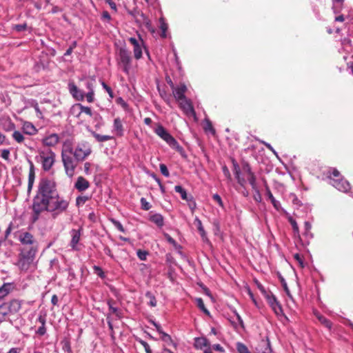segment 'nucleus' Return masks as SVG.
<instances>
[{"mask_svg": "<svg viewBox=\"0 0 353 353\" xmlns=\"http://www.w3.org/2000/svg\"><path fill=\"white\" fill-rule=\"evenodd\" d=\"M68 206L69 201L60 196L58 194L57 196H53V199H48L43 205H40L32 210L37 215L34 219H37L38 216L45 211L51 213L52 217L56 219L59 215L66 212Z\"/></svg>", "mask_w": 353, "mask_h": 353, "instance_id": "1", "label": "nucleus"}, {"mask_svg": "<svg viewBox=\"0 0 353 353\" xmlns=\"http://www.w3.org/2000/svg\"><path fill=\"white\" fill-rule=\"evenodd\" d=\"M57 185L53 179L42 178L40 179L38 190L33 199L32 210L40 205H43L50 199L58 194Z\"/></svg>", "mask_w": 353, "mask_h": 353, "instance_id": "2", "label": "nucleus"}, {"mask_svg": "<svg viewBox=\"0 0 353 353\" xmlns=\"http://www.w3.org/2000/svg\"><path fill=\"white\" fill-rule=\"evenodd\" d=\"M37 246H26L23 248L19 254L17 265L21 270H27L34 261Z\"/></svg>", "mask_w": 353, "mask_h": 353, "instance_id": "3", "label": "nucleus"}, {"mask_svg": "<svg viewBox=\"0 0 353 353\" xmlns=\"http://www.w3.org/2000/svg\"><path fill=\"white\" fill-rule=\"evenodd\" d=\"M72 154V149L69 145H64L61 157L65 173L69 177H72L74 175L76 166L71 157Z\"/></svg>", "mask_w": 353, "mask_h": 353, "instance_id": "4", "label": "nucleus"}, {"mask_svg": "<svg viewBox=\"0 0 353 353\" xmlns=\"http://www.w3.org/2000/svg\"><path fill=\"white\" fill-rule=\"evenodd\" d=\"M118 63L125 74H129L132 64L131 52L125 48H121L118 54Z\"/></svg>", "mask_w": 353, "mask_h": 353, "instance_id": "5", "label": "nucleus"}, {"mask_svg": "<svg viewBox=\"0 0 353 353\" xmlns=\"http://www.w3.org/2000/svg\"><path fill=\"white\" fill-rule=\"evenodd\" d=\"M42 168L45 171L51 169L54 163L55 154L50 149L46 148L39 151Z\"/></svg>", "mask_w": 353, "mask_h": 353, "instance_id": "6", "label": "nucleus"}, {"mask_svg": "<svg viewBox=\"0 0 353 353\" xmlns=\"http://www.w3.org/2000/svg\"><path fill=\"white\" fill-rule=\"evenodd\" d=\"M157 135L163 139L170 147L175 143L176 139L161 125L159 124L154 130Z\"/></svg>", "mask_w": 353, "mask_h": 353, "instance_id": "7", "label": "nucleus"}, {"mask_svg": "<svg viewBox=\"0 0 353 353\" xmlns=\"http://www.w3.org/2000/svg\"><path fill=\"white\" fill-rule=\"evenodd\" d=\"M70 114L79 119V121L83 122L85 121L86 117L88 115V107L83 106L80 103H76L72 106Z\"/></svg>", "mask_w": 353, "mask_h": 353, "instance_id": "8", "label": "nucleus"}, {"mask_svg": "<svg viewBox=\"0 0 353 353\" xmlns=\"http://www.w3.org/2000/svg\"><path fill=\"white\" fill-rule=\"evenodd\" d=\"M270 307L272 308L273 312L275 313L276 316H281L283 314V311L281 307V305L278 301L275 295L272 292L269 294H266L265 297Z\"/></svg>", "mask_w": 353, "mask_h": 353, "instance_id": "9", "label": "nucleus"}, {"mask_svg": "<svg viewBox=\"0 0 353 353\" xmlns=\"http://www.w3.org/2000/svg\"><path fill=\"white\" fill-rule=\"evenodd\" d=\"M130 43L133 46L134 57L137 60L140 59L142 57V46H143V41L141 36L139 35V38L130 37L128 39Z\"/></svg>", "mask_w": 353, "mask_h": 353, "instance_id": "10", "label": "nucleus"}, {"mask_svg": "<svg viewBox=\"0 0 353 353\" xmlns=\"http://www.w3.org/2000/svg\"><path fill=\"white\" fill-rule=\"evenodd\" d=\"M177 102L179 108L186 116L192 117L196 119V112L190 99L185 98V99H182L181 101L180 100Z\"/></svg>", "mask_w": 353, "mask_h": 353, "instance_id": "11", "label": "nucleus"}, {"mask_svg": "<svg viewBox=\"0 0 353 353\" xmlns=\"http://www.w3.org/2000/svg\"><path fill=\"white\" fill-rule=\"evenodd\" d=\"M72 154H74V157L77 161H83L88 155V145L87 143H79L74 151H72Z\"/></svg>", "mask_w": 353, "mask_h": 353, "instance_id": "12", "label": "nucleus"}, {"mask_svg": "<svg viewBox=\"0 0 353 353\" xmlns=\"http://www.w3.org/2000/svg\"><path fill=\"white\" fill-rule=\"evenodd\" d=\"M331 185L338 190L343 192H347L350 189L349 182L345 180L343 177L341 179H332Z\"/></svg>", "mask_w": 353, "mask_h": 353, "instance_id": "13", "label": "nucleus"}, {"mask_svg": "<svg viewBox=\"0 0 353 353\" xmlns=\"http://www.w3.org/2000/svg\"><path fill=\"white\" fill-rule=\"evenodd\" d=\"M172 94L176 101H181L187 98L185 95L187 91V87L184 83H181L179 85L176 86L172 90Z\"/></svg>", "mask_w": 353, "mask_h": 353, "instance_id": "14", "label": "nucleus"}, {"mask_svg": "<svg viewBox=\"0 0 353 353\" xmlns=\"http://www.w3.org/2000/svg\"><path fill=\"white\" fill-rule=\"evenodd\" d=\"M23 302L22 300L14 299L6 303L9 314H16L19 312L21 308Z\"/></svg>", "mask_w": 353, "mask_h": 353, "instance_id": "15", "label": "nucleus"}, {"mask_svg": "<svg viewBox=\"0 0 353 353\" xmlns=\"http://www.w3.org/2000/svg\"><path fill=\"white\" fill-rule=\"evenodd\" d=\"M263 182L265 190V195L267 196L268 199H270L274 209L276 210L277 211H280L281 210V203L274 197L266 181L264 180Z\"/></svg>", "mask_w": 353, "mask_h": 353, "instance_id": "16", "label": "nucleus"}, {"mask_svg": "<svg viewBox=\"0 0 353 353\" xmlns=\"http://www.w3.org/2000/svg\"><path fill=\"white\" fill-rule=\"evenodd\" d=\"M19 241L25 245L35 246V240L32 234L28 232H22L19 237Z\"/></svg>", "mask_w": 353, "mask_h": 353, "instance_id": "17", "label": "nucleus"}, {"mask_svg": "<svg viewBox=\"0 0 353 353\" xmlns=\"http://www.w3.org/2000/svg\"><path fill=\"white\" fill-rule=\"evenodd\" d=\"M112 132L117 137H123L124 134V128L120 118L114 119Z\"/></svg>", "mask_w": 353, "mask_h": 353, "instance_id": "18", "label": "nucleus"}, {"mask_svg": "<svg viewBox=\"0 0 353 353\" xmlns=\"http://www.w3.org/2000/svg\"><path fill=\"white\" fill-rule=\"evenodd\" d=\"M233 172L238 183L241 187H244L246 184V180L245 178L241 176V168L235 161H233Z\"/></svg>", "mask_w": 353, "mask_h": 353, "instance_id": "19", "label": "nucleus"}, {"mask_svg": "<svg viewBox=\"0 0 353 353\" xmlns=\"http://www.w3.org/2000/svg\"><path fill=\"white\" fill-rule=\"evenodd\" d=\"M194 223L197 227V230L201 235L202 241L205 243L210 244V241L208 238L207 233L204 230L201 221L198 217H196L194 219Z\"/></svg>", "mask_w": 353, "mask_h": 353, "instance_id": "20", "label": "nucleus"}, {"mask_svg": "<svg viewBox=\"0 0 353 353\" xmlns=\"http://www.w3.org/2000/svg\"><path fill=\"white\" fill-rule=\"evenodd\" d=\"M141 15V21H137V23L139 25H143L145 27L148 29V31H150L151 33L155 32V28L152 25V22L150 19L145 16L143 13Z\"/></svg>", "mask_w": 353, "mask_h": 353, "instance_id": "21", "label": "nucleus"}, {"mask_svg": "<svg viewBox=\"0 0 353 353\" xmlns=\"http://www.w3.org/2000/svg\"><path fill=\"white\" fill-rule=\"evenodd\" d=\"M72 239L70 243V245L73 250H79L78 243L80 240L81 233L80 230H72L70 232Z\"/></svg>", "mask_w": 353, "mask_h": 353, "instance_id": "22", "label": "nucleus"}, {"mask_svg": "<svg viewBox=\"0 0 353 353\" xmlns=\"http://www.w3.org/2000/svg\"><path fill=\"white\" fill-rule=\"evenodd\" d=\"M68 88L70 94L78 101H81L83 99V94L82 92L78 89L76 85L73 83L68 84Z\"/></svg>", "mask_w": 353, "mask_h": 353, "instance_id": "23", "label": "nucleus"}, {"mask_svg": "<svg viewBox=\"0 0 353 353\" xmlns=\"http://www.w3.org/2000/svg\"><path fill=\"white\" fill-rule=\"evenodd\" d=\"M59 138L57 134H51L42 140V143L46 146H54L59 142Z\"/></svg>", "mask_w": 353, "mask_h": 353, "instance_id": "24", "label": "nucleus"}, {"mask_svg": "<svg viewBox=\"0 0 353 353\" xmlns=\"http://www.w3.org/2000/svg\"><path fill=\"white\" fill-rule=\"evenodd\" d=\"M314 316L316 317V319L319 321V322L323 325L325 327H327L328 330H331L332 327V323L325 318L324 316L321 315L319 312L314 311Z\"/></svg>", "mask_w": 353, "mask_h": 353, "instance_id": "25", "label": "nucleus"}, {"mask_svg": "<svg viewBox=\"0 0 353 353\" xmlns=\"http://www.w3.org/2000/svg\"><path fill=\"white\" fill-rule=\"evenodd\" d=\"M23 132L28 135H34L37 132V129L30 122H25L22 126Z\"/></svg>", "mask_w": 353, "mask_h": 353, "instance_id": "26", "label": "nucleus"}, {"mask_svg": "<svg viewBox=\"0 0 353 353\" xmlns=\"http://www.w3.org/2000/svg\"><path fill=\"white\" fill-rule=\"evenodd\" d=\"M74 187L80 192L84 191L88 188V181H87L83 177L79 176L74 184Z\"/></svg>", "mask_w": 353, "mask_h": 353, "instance_id": "27", "label": "nucleus"}, {"mask_svg": "<svg viewBox=\"0 0 353 353\" xmlns=\"http://www.w3.org/2000/svg\"><path fill=\"white\" fill-rule=\"evenodd\" d=\"M194 345L196 348L203 349V347H208L210 343L205 337H196L194 339Z\"/></svg>", "mask_w": 353, "mask_h": 353, "instance_id": "28", "label": "nucleus"}, {"mask_svg": "<svg viewBox=\"0 0 353 353\" xmlns=\"http://www.w3.org/2000/svg\"><path fill=\"white\" fill-rule=\"evenodd\" d=\"M37 321L41 323V326L37 330V334L40 336H43L46 332V329L45 327L46 325V317L44 316L40 315Z\"/></svg>", "mask_w": 353, "mask_h": 353, "instance_id": "29", "label": "nucleus"}, {"mask_svg": "<svg viewBox=\"0 0 353 353\" xmlns=\"http://www.w3.org/2000/svg\"><path fill=\"white\" fill-rule=\"evenodd\" d=\"M150 221L155 223L159 227H162L164 224L163 217L161 214H154L150 216Z\"/></svg>", "mask_w": 353, "mask_h": 353, "instance_id": "30", "label": "nucleus"}, {"mask_svg": "<svg viewBox=\"0 0 353 353\" xmlns=\"http://www.w3.org/2000/svg\"><path fill=\"white\" fill-rule=\"evenodd\" d=\"M159 28L161 31V37L162 38H166L167 34L166 32L168 28V23L165 22V19L163 17H161L159 19Z\"/></svg>", "mask_w": 353, "mask_h": 353, "instance_id": "31", "label": "nucleus"}, {"mask_svg": "<svg viewBox=\"0 0 353 353\" xmlns=\"http://www.w3.org/2000/svg\"><path fill=\"white\" fill-rule=\"evenodd\" d=\"M35 179V174L32 165L30 168L28 175V192L30 193L32 189Z\"/></svg>", "mask_w": 353, "mask_h": 353, "instance_id": "32", "label": "nucleus"}, {"mask_svg": "<svg viewBox=\"0 0 353 353\" xmlns=\"http://www.w3.org/2000/svg\"><path fill=\"white\" fill-rule=\"evenodd\" d=\"M9 314L6 303L0 301V323L6 320Z\"/></svg>", "mask_w": 353, "mask_h": 353, "instance_id": "33", "label": "nucleus"}, {"mask_svg": "<svg viewBox=\"0 0 353 353\" xmlns=\"http://www.w3.org/2000/svg\"><path fill=\"white\" fill-rule=\"evenodd\" d=\"M174 190L176 192L180 194L181 197L183 200H188L189 196H191V194H188L186 190L181 185H176L174 187Z\"/></svg>", "mask_w": 353, "mask_h": 353, "instance_id": "34", "label": "nucleus"}, {"mask_svg": "<svg viewBox=\"0 0 353 353\" xmlns=\"http://www.w3.org/2000/svg\"><path fill=\"white\" fill-rule=\"evenodd\" d=\"M196 303L198 306V307L205 314L210 315L209 310L205 307L203 301L201 298H196Z\"/></svg>", "mask_w": 353, "mask_h": 353, "instance_id": "35", "label": "nucleus"}, {"mask_svg": "<svg viewBox=\"0 0 353 353\" xmlns=\"http://www.w3.org/2000/svg\"><path fill=\"white\" fill-rule=\"evenodd\" d=\"M12 137L13 139L19 143H21L25 139L23 134L18 130L14 131L12 134Z\"/></svg>", "mask_w": 353, "mask_h": 353, "instance_id": "36", "label": "nucleus"}, {"mask_svg": "<svg viewBox=\"0 0 353 353\" xmlns=\"http://www.w3.org/2000/svg\"><path fill=\"white\" fill-rule=\"evenodd\" d=\"M145 296L150 299L148 303L151 307H155L157 305V300L154 295L150 291L146 292Z\"/></svg>", "mask_w": 353, "mask_h": 353, "instance_id": "37", "label": "nucleus"}, {"mask_svg": "<svg viewBox=\"0 0 353 353\" xmlns=\"http://www.w3.org/2000/svg\"><path fill=\"white\" fill-rule=\"evenodd\" d=\"M92 134L99 142H104V141H108V140H110L112 139V137H111V136L101 135L96 132H92Z\"/></svg>", "mask_w": 353, "mask_h": 353, "instance_id": "38", "label": "nucleus"}, {"mask_svg": "<svg viewBox=\"0 0 353 353\" xmlns=\"http://www.w3.org/2000/svg\"><path fill=\"white\" fill-rule=\"evenodd\" d=\"M128 12L130 15H131L134 19V20L137 23V21H141V19H140L141 15L140 14H143L142 12H140L139 10L134 9L133 10H128Z\"/></svg>", "mask_w": 353, "mask_h": 353, "instance_id": "39", "label": "nucleus"}, {"mask_svg": "<svg viewBox=\"0 0 353 353\" xmlns=\"http://www.w3.org/2000/svg\"><path fill=\"white\" fill-rule=\"evenodd\" d=\"M161 97L165 101V102L171 107V97L165 90H159Z\"/></svg>", "mask_w": 353, "mask_h": 353, "instance_id": "40", "label": "nucleus"}, {"mask_svg": "<svg viewBox=\"0 0 353 353\" xmlns=\"http://www.w3.org/2000/svg\"><path fill=\"white\" fill-rule=\"evenodd\" d=\"M248 181L249 183L250 184L252 189H256V188H258L257 184H256V177L255 176L254 173L251 174L248 176Z\"/></svg>", "mask_w": 353, "mask_h": 353, "instance_id": "41", "label": "nucleus"}, {"mask_svg": "<svg viewBox=\"0 0 353 353\" xmlns=\"http://www.w3.org/2000/svg\"><path fill=\"white\" fill-rule=\"evenodd\" d=\"M172 149H174L176 150L178 152H179L182 157H185L186 155H185V151H184V149L183 148L182 146H181L179 143L177 142V141L176 140L175 141V143H173L171 147Z\"/></svg>", "mask_w": 353, "mask_h": 353, "instance_id": "42", "label": "nucleus"}, {"mask_svg": "<svg viewBox=\"0 0 353 353\" xmlns=\"http://www.w3.org/2000/svg\"><path fill=\"white\" fill-rule=\"evenodd\" d=\"M172 149H174L176 150L178 152H179L182 157H185L186 155H185V151H184V149L183 148L182 146H181L179 143L177 142V141L176 140L175 141V143H173L171 147Z\"/></svg>", "mask_w": 353, "mask_h": 353, "instance_id": "43", "label": "nucleus"}, {"mask_svg": "<svg viewBox=\"0 0 353 353\" xmlns=\"http://www.w3.org/2000/svg\"><path fill=\"white\" fill-rule=\"evenodd\" d=\"M203 128L205 132H210L212 134H215V130L214 129L212 123L208 119H205Z\"/></svg>", "mask_w": 353, "mask_h": 353, "instance_id": "44", "label": "nucleus"}, {"mask_svg": "<svg viewBox=\"0 0 353 353\" xmlns=\"http://www.w3.org/2000/svg\"><path fill=\"white\" fill-rule=\"evenodd\" d=\"M93 272H94V274H97L101 279H104L105 277V272L101 269V268H100L99 266L94 265L93 266Z\"/></svg>", "mask_w": 353, "mask_h": 353, "instance_id": "45", "label": "nucleus"}, {"mask_svg": "<svg viewBox=\"0 0 353 353\" xmlns=\"http://www.w3.org/2000/svg\"><path fill=\"white\" fill-rule=\"evenodd\" d=\"M236 350L239 353H250L246 345L241 342L236 343Z\"/></svg>", "mask_w": 353, "mask_h": 353, "instance_id": "46", "label": "nucleus"}, {"mask_svg": "<svg viewBox=\"0 0 353 353\" xmlns=\"http://www.w3.org/2000/svg\"><path fill=\"white\" fill-rule=\"evenodd\" d=\"M137 341H138L143 347L146 353H152V350L149 344L141 339H137Z\"/></svg>", "mask_w": 353, "mask_h": 353, "instance_id": "47", "label": "nucleus"}, {"mask_svg": "<svg viewBox=\"0 0 353 353\" xmlns=\"http://www.w3.org/2000/svg\"><path fill=\"white\" fill-rule=\"evenodd\" d=\"M88 197L87 196H79L77 198L76 204L79 208L83 206L88 201Z\"/></svg>", "mask_w": 353, "mask_h": 353, "instance_id": "48", "label": "nucleus"}, {"mask_svg": "<svg viewBox=\"0 0 353 353\" xmlns=\"http://www.w3.org/2000/svg\"><path fill=\"white\" fill-rule=\"evenodd\" d=\"M140 203H141V208L143 210H149L152 207L150 203L148 201H147L146 199H145L143 197H142L140 199Z\"/></svg>", "mask_w": 353, "mask_h": 353, "instance_id": "49", "label": "nucleus"}, {"mask_svg": "<svg viewBox=\"0 0 353 353\" xmlns=\"http://www.w3.org/2000/svg\"><path fill=\"white\" fill-rule=\"evenodd\" d=\"M148 254V252L142 250H138L137 252V255L141 261H145Z\"/></svg>", "mask_w": 353, "mask_h": 353, "instance_id": "50", "label": "nucleus"}, {"mask_svg": "<svg viewBox=\"0 0 353 353\" xmlns=\"http://www.w3.org/2000/svg\"><path fill=\"white\" fill-rule=\"evenodd\" d=\"M186 201L188 202V205L190 209L191 210L192 212H193L196 208V203L193 196H189L188 200H186Z\"/></svg>", "mask_w": 353, "mask_h": 353, "instance_id": "51", "label": "nucleus"}, {"mask_svg": "<svg viewBox=\"0 0 353 353\" xmlns=\"http://www.w3.org/2000/svg\"><path fill=\"white\" fill-rule=\"evenodd\" d=\"M252 190L254 192V194L253 196L254 201L257 203H261L262 201V197H261V194L260 193L259 188H256V189H252Z\"/></svg>", "mask_w": 353, "mask_h": 353, "instance_id": "52", "label": "nucleus"}, {"mask_svg": "<svg viewBox=\"0 0 353 353\" xmlns=\"http://www.w3.org/2000/svg\"><path fill=\"white\" fill-rule=\"evenodd\" d=\"M110 221L113 223V225L115 226V228H117L120 232H125V229L123 227V225L120 221H119L114 219H111Z\"/></svg>", "mask_w": 353, "mask_h": 353, "instance_id": "53", "label": "nucleus"}, {"mask_svg": "<svg viewBox=\"0 0 353 353\" xmlns=\"http://www.w3.org/2000/svg\"><path fill=\"white\" fill-rule=\"evenodd\" d=\"M342 176L340 174V172L336 170L333 168L330 172V183L332 182V179H341Z\"/></svg>", "mask_w": 353, "mask_h": 353, "instance_id": "54", "label": "nucleus"}, {"mask_svg": "<svg viewBox=\"0 0 353 353\" xmlns=\"http://www.w3.org/2000/svg\"><path fill=\"white\" fill-rule=\"evenodd\" d=\"M159 168H160V171H161V174L163 176H165L166 177H168L170 176L168 169L165 164L161 163L159 165Z\"/></svg>", "mask_w": 353, "mask_h": 353, "instance_id": "55", "label": "nucleus"}, {"mask_svg": "<svg viewBox=\"0 0 353 353\" xmlns=\"http://www.w3.org/2000/svg\"><path fill=\"white\" fill-rule=\"evenodd\" d=\"M165 237L167 241L174 246L176 248L178 247L180 248V245H179L176 241L168 234H165Z\"/></svg>", "mask_w": 353, "mask_h": 353, "instance_id": "56", "label": "nucleus"}, {"mask_svg": "<svg viewBox=\"0 0 353 353\" xmlns=\"http://www.w3.org/2000/svg\"><path fill=\"white\" fill-rule=\"evenodd\" d=\"M289 221L292 227L294 232L296 234H299V226H298L296 221L294 219H293L292 218H290Z\"/></svg>", "mask_w": 353, "mask_h": 353, "instance_id": "57", "label": "nucleus"}, {"mask_svg": "<svg viewBox=\"0 0 353 353\" xmlns=\"http://www.w3.org/2000/svg\"><path fill=\"white\" fill-rule=\"evenodd\" d=\"M102 86L105 90V91L108 92L109 97L111 99L114 98V93L110 86H108L105 83L102 82Z\"/></svg>", "mask_w": 353, "mask_h": 353, "instance_id": "58", "label": "nucleus"}, {"mask_svg": "<svg viewBox=\"0 0 353 353\" xmlns=\"http://www.w3.org/2000/svg\"><path fill=\"white\" fill-rule=\"evenodd\" d=\"M10 154V152L8 149H3L1 150V157L5 160H9Z\"/></svg>", "mask_w": 353, "mask_h": 353, "instance_id": "59", "label": "nucleus"}, {"mask_svg": "<svg viewBox=\"0 0 353 353\" xmlns=\"http://www.w3.org/2000/svg\"><path fill=\"white\" fill-rule=\"evenodd\" d=\"M27 28V24L23 23V24H17L15 25L14 27V29L17 32H22L26 30Z\"/></svg>", "mask_w": 353, "mask_h": 353, "instance_id": "60", "label": "nucleus"}, {"mask_svg": "<svg viewBox=\"0 0 353 353\" xmlns=\"http://www.w3.org/2000/svg\"><path fill=\"white\" fill-rule=\"evenodd\" d=\"M214 201H215L220 207L223 208V203L221 197L218 194H214L212 196Z\"/></svg>", "mask_w": 353, "mask_h": 353, "instance_id": "61", "label": "nucleus"}, {"mask_svg": "<svg viewBox=\"0 0 353 353\" xmlns=\"http://www.w3.org/2000/svg\"><path fill=\"white\" fill-rule=\"evenodd\" d=\"M0 145H10L9 141L7 139L6 137L0 132Z\"/></svg>", "mask_w": 353, "mask_h": 353, "instance_id": "62", "label": "nucleus"}, {"mask_svg": "<svg viewBox=\"0 0 353 353\" xmlns=\"http://www.w3.org/2000/svg\"><path fill=\"white\" fill-rule=\"evenodd\" d=\"M243 170L248 174V176L254 173L252 171L250 165L247 163L243 165Z\"/></svg>", "mask_w": 353, "mask_h": 353, "instance_id": "63", "label": "nucleus"}, {"mask_svg": "<svg viewBox=\"0 0 353 353\" xmlns=\"http://www.w3.org/2000/svg\"><path fill=\"white\" fill-rule=\"evenodd\" d=\"M222 170H223V173L224 174V176L228 179V180H231L232 179V177H231V174H230V170L229 169L227 168L226 165H224L223 166L222 168Z\"/></svg>", "mask_w": 353, "mask_h": 353, "instance_id": "64", "label": "nucleus"}]
</instances>
